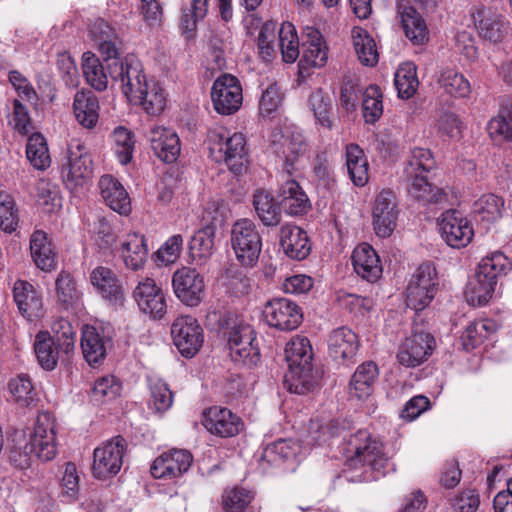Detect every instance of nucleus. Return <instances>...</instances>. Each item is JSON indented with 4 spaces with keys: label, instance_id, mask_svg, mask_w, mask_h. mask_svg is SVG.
Instances as JSON below:
<instances>
[{
    "label": "nucleus",
    "instance_id": "obj_1",
    "mask_svg": "<svg viewBox=\"0 0 512 512\" xmlns=\"http://www.w3.org/2000/svg\"><path fill=\"white\" fill-rule=\"evenodd\" d=\"M343 457L345 471L352 472L357 481L378 480L390 466L383 443L366 430H358L349 436Z\"/></svg>",
    "mask_w": 512,
    "mask_h": 512
},
{
    "label": "nucleus",
    "instance_id": "obj_2",
    "mask_svg": "<svg viewBox=\"0 0 512 512\" xmlns=\"http://www.w3.org/2000/svg\"><path fill=\"white\" fill-rule=\"evenodd\" d=\"M435 160L429 149L415 147L411 150L404 168L409 194L423 203H439L446 197L444 191L429 181Z\"/></svg>",
    "mask_w": 512,
    "mask_h": 512
},
{
    "label": "nucleus",
    "instance_id": "obj_3",
    "mask_svg": "<svg viewBox=\"0 0 512 512\" xmlns=\"http://www.w3.org/2000/svg\"><path fill=\"white\" fill-rule=\"evenodd\" d=\"M511 269V260L500 251L484 257L478 264L475 276L467 285L468 301L478 306L487 304L493 296L497 279L507 275Z\"/></svg>",
    "mask_w": 512,
    "mask_h": 512
},
{
    "label": "nucleus",
    "instance_id": "obj_4",
    "mask_svg": "<svg viewBox=\"0 0 512 512\" xmlns=\"http://www.w3.org/2000/svg\"><path fill=\"white\" fill-rule=\"evenodd\" d=\"M210 156L223 162L230 171L241 174L246 163V139L242 133H231L223 126L214 127L207 135Z\"/></svg>",
    "mask_w": 512,
    "mask_h": 512
},
{
    "label": "nucleus",
    "instance_id": "obj_5",
    "mask_svg": "<svg viewBox=\"0 0 512 512\" xmlns=\"http://www.w3.org/2000/svg\"><path fill=\"white\" fill-rule=\"evenodd\" d=\"M24 452L43 462L51 461L57 454V438L54 416L48 412L38 414L32 430H29L28 441Z\"/></svg>",
    "mask_w": 512,
    "mask_h": 512
},
{
    "label": "nucleus",
    "instance_id": "obj_6",
    "mask_svg": "<svg viewBox=\"0 0 512 512\" xmlns=\"http://www.w3.org/2000/svg\"><path fill=\"white\" fill-rule=\"evenodd\" d=\"M231 245L236 259L245 267H254L262 251V237L251 219L237 220L231 229Z\"/></svg>",
    "mask_w": 512,
    "mask_h": 512
},
{
    "label": "nucleus",
    "instance_id": "obj_7",
    "mask_svg": "<svg viewBox=\"0 0 512 512\" xmlns=\"http://www.w3.org/2000/svg\"><path fill=\"white\" fill-rule=\"evenodd\" d=\"M438 274L432 263L421 264L411 275L406 287L405 302L408 308L422 311L434 299L438 290Z\"/></svg>",
    "mask_w": 512,
    "mask_h": 512
},
{
    "label": "nucleus",
    "instance_id": "obj_8",
    "mask_svg": "<svg viewBox=\"0 0 512 512\" xmlns=\"http://www.w3.org/2000/svg\"><path fill=\"white\" fill-rule=\"evenodd\" d=\"M93 177L91 155L80 143H71L61 165V178L67 189L76 191L83 188Z\"/></svg>",
    "mask_w": 512,
    "mask_h": 512
},
{
    "label": "nucleus",
    "instance_id": "obj_9",
    "mask_svg": "<svg viewBox=\"0 0 512 512\" xmlns=\"http://www.w3.org/2000/svg\"><path fill=\"white\" fill-rule=\"evenodd\" d=\"M262 317L269 327L288 332L299 327L303 321V312L296 302L285 297H275L264 304Z\"/></svg>",
    "mask_w": 512,
    "mask_h": 512
},
{
    "label": "nucleus",
    "instance_id": "obj_10",
    "mask_svg": "<svg viewBox=\"0 0 512 512\" xmlns=\"http://www.w3.org/2000/svg\"><path fill=\"white\" fill-rule=\"evenodd\" d=\"M255 339L256 334L250 324L243 321L236 322L228 333L231 359L235 363L256 366L260 361V350L254 344Z\"/></svg>",
    "mask_w": 512,
    "mask_h": 512
},
{
    "label": "nucleus",
    "instance_id": "obj_11",
    "mask_svg": "<svg viewBox=\"0 0 512 512\" xmlns=\"http://www.w3.org/2000/svg\"><path fill=\"white\" fill-rule=\"evenodd\" d=\"M127 442L122 436H115L96 447L93 452L92 473L98 479L116 475L122 465Z\"/></svg>",
    "mask_w": 512,
    "mask_h": 512
},
{
    "label": "nucleus",
    "instance_id": "obj_12",
    "mask_svg": "<svg viewBox=\"0 0 512 512\" xmlns=\"http://www.w3.org/2000/svg\"><path fill=\"white\" fill-rule=\"evenodd\" d=\"M109 75L113 81L120 82L121 90L130 102L142 94V88L149 82L141 62L133 56L124 61L114 60L109 64Z\"/></svg>",
    "mask_w": 512,
    "mask_h": 512
},
{
    "label": "nucleus",
    "instance_id": "obj_13",
    "mask_svg": "<svg viewBox=\"0 0 512 512\" xmlns=\"http://www.w3.org/2000/svg\"><path fill=\"white\" fill-rule=\"evenodd\" d=\"M171 336L178 351L186 358L195 356L204 342L203 329L190 315L179 316L173 321Z\"/></svg>",
    "mask_w": 512,
    "mask_h": 512
},
{
    "label": "nucleus",
    "instance_id": "obj_14",
    "mask_svg": "<svg viewBox=\"0 0 512 512\" xmlns=\"http://www.w3.org/2000/svg\"><path fill=\"white\" fill-rule=\"evenodd\" d=\"M328 60V48L320 31L307 26L303 31L302 56L298 63L299 76L308 77L313 69L323 67Z\"/></svg>",
    "mask_w": 512,
    "mask_h": 512
},
{
    "label": "nucleus",
    "instance_id": "obj_15",
    "mask_svg": "<svg viewBox=\"0 0 512 512\" xmlns=\"http://www.w3.org/2000/svg\"><path fill=\"white\" fill-rule=\"evenodd\" d=\"M211 98L214 109L222 115L237 112L243 100L239 80L231 74L219 76L213 83Z\"/></svg>",
    "mask_w": 512,
    "mask_h": 512
},
{
    "label": "nucleus",
    "instance_id": "obj_16",
    "mask_svg": "<svg viewBox=\"0 0 512 512\" xmlns=\"http://www.w3.org/2000/svg\"><path fill=\"white\" fill-rule=\"evenodd\" d=\"M438 225L442 239L452 248L466 247L474 236L471 222L457 210L444 212Z\"/></svg>",
    "mask_w": 512,
    "mask_h": 512
},
{
    "label": "nucleus",
    "instance_id": "obj_17",
    "mask_svg": "<svg viewBox=\"0 0 512 512\" xmlns=\"http://www.w3.org/2000/svg\"><path fill=\"white\" fill-rule=\"evenodd\" d=\"M470 16L481 38L491 43L501 42L507 33L508 25L503 16L494 9L478 3L471 7Z\"/></svg>",
    "mask_w": 512,
    "mask_h": 512
},
{
    "label": "nucleus",
    "instance_id": "obj_18",
    "mask_svg": "<svg viewBox=\"0 0 512 512\" xmlns=\"http://www.w3.org/2000/svg\"><path fill=\"white\" fill-rule=\"evenodd\" d=\"M435 345V338L430 333H413L400 345L397 360L402 366L417 367L432 355Z\"/></svg>",
    "mask_w": 512,
    "mask_h": 512
},
{
    "label": "nucleus",
    "instance_id": "obj_19",
    "mask_svg": "<svg viewBox=\"0 0 512 512\" xmlns=\"http://www.w3.org/2000/svg\"><path fill=\"white\" fill-rule=\"evenodd\" d=\"M133 297L139 310L152 319H162L167 312L164 292L152 278L146 277L139 281Z\"/></svg>",
    "mask_w": 512,
    "mask_h": 512
},
{
    "label": "nucleus",
    "instance_id": "obj_20",
    "mask_svg": "<svg viewBox=\"0 0 512 512\" xmlns=\"http://www.w3.org/2000/svg\"><path fill=\"white\" fill-rule=\"evenodd\" d=\"M398 209L395 193L382 190L375 198L372 209V223L377 236L389 237L396 228Z\"/></svg>",
    "mask_w": 512,
    "mask_h": 512
},
{
    "label": "nucleus",
    "instance_id": "obj_21",
    "mask_svg": "<svg viewBox=\"0 0 512 512\" xmlns=\"http://www.w3.org/2000/svg\"><path fill=\"white\" fill-rule=\"evenodd\" d=\"M172 286L176 297L185 305L194 307L201 302L205 285L202 275L196 269L182 267L176 270Z\"/></svg>",
    "mask_w": 512,
    "mask_h": 512
},
{
    "label": "nucleus",
    "instance_id": "obj_22",
    "mask_svg": "<svg viewBox=\"0 0 512 512\" xmlns=\"http://www.w3.org/2000/svg\"><path fill=\"white\" fill-rule=\"evenodd\" d=\"M202 424L211 434L228 438L238 435L243 429L242 419L225 407L213 406L202 414Z\"/></svg>",
    "mask_w": 512,
    "mask_h": 512
},
{
    "label": "nucleus",
    "instance_id": "obj_23",
    "mask_svg": "<svg viewBox=\"0 0 512 512\" xmlns=\"http://www.w3.org/2000/svg\"><path fill=\"white\" fill-rule=\"evenodd\" d=\"M193 462L192 454L183 449H171L157 457L150 468L156 479H173L187 472Z\"/></svg>",
    "mask_w": 512,
    "mask_h": 512
},
{
    "label": "nucleus",
    "instance_id": "obj_24",
    "mask_svg": "<svg viewBox=\"0 0 512 512\" xmlns=\"http://www.w3.org/2000/svg\"><path fill=\"white\" fill-rule=\"evenodd\" d=\"M151 148L155 156L164 163H174L181 152L178 134L171 128L154 126L149 133Z\"/></svg>",
    "mask_w": 512,
    "mask_h": 512
},
{
    "label": "nucleus",
    "instance_id": "obj_25",
    "mask_svg": "<svg viewBox=\"0 0 512 512\" xmlns=\"http://www.w3.org/2000/svg\"><path fill=\"white\" fill-rule=\"evenodd\" d=\"M351 261L355 273L370 283L376 282L382 275L380 257L368 243H361L354 248Z\"/></svg>",
    "mask_w": 512,
    "mask_h": 512
},
{
    "label": "nucleus",
    "instance_id": "obj_26",
    "mask_svg": "<svg viewBox=\"0 0 512 512\" xmlns=\"http://www.w3.org/2000/svg\"><path fill=\"white\" fill-rule=\"evenodd\" d=\"M90 282L95 291L112 304H120L124 300V289L116 273L104 266L94 268L90 273Z\"/></svg>",
    "mask_w": 512,
    "mask_h": 512
},
{
    "label": "nucleus",
    "instance_id": "obj_27",
    "mask_svg": "<svg viewBox=\"0 0 512 512\" xmlns=\"http://www.w3.org/2000/svg\"><path fill=\"white\" fill-rule=\"evenodd\" d=\"M13 297L19 312L27 320L33 321L42 315V294L31 283L17 280L13 286Z\"/></svg>",
    "mask_w": 512,
    "mask_h": 512
},
{
    "label": "nucleus",
    "instance_id": "obj_28",
    "mask_svg": "<svg viewBox=\"0 0 512 512\" xmlns=\"http://www.w3.org/2000/svg\"><path fill=\"white\" fill-rule=\"evenodd\" d=\"M101 198L105 204L120 215L131 212V200L121 182L110 174L102 175L98 181Z\"/></svg>",
    "mask_w": 512,
    "mask_h": 512
},
{
    "label": "nucleus",
    "instance_id": "obj_29",
    "mask_svg": "<svg viewBox=\"0 0 512 512\" xmlns=\"http://www.w3.org/2000/svg\"><path fill=\"white\" fill-rule=\"evenodd\" d=\"M359 348L358 337L347 327L333 330L328 339L329 355L335 361L343 363L355 357Z\"/></svg>",
    "mask_w": 512,
    "mask_h": 512
},
{
    "label": "nucleus",
    "instance_id": "obj_30",
    "mask_svg": "<svg viewBox=\"0 0 512 512\" xmlns=\"http://www.w3.org/2000/svg\"><path fill=\"white\" fill-rule=\"evenodd\" d=\"M280 246L291 259L303 260L310 253L307 233L298 226L286 224L280 229Z\"/></svg>",
    "mask_w": 512,
    "mask_h": 512
},
{
    "label": "nucleus",
    "instance_id": "obj_31",
    "mask_svg": "<svg viewBox=\"0 0 512 512\" xmlns=\"http://www.w3.org/2000/svg\"><path fill=\"white\" fill-rule=\"evenodd\" d=\"M73 113L77 122L84 128H94L99 120L100 104L97 96L88 89L76 92L73 100Z\"/></svg>",
    "mask_w": 512,
    "mask_h": 512
},
{
    "label": "nucleus",
    "instance_id": "obj_32",
    "mask_svg": "<svg viewBox=\"0 0 512 512\" xmlns=\"http://www.w3.org/2000/svg\"><path fill=\"white\" fill-rule=\"evenodd\" d=\"M278 197L280 206L291 216L304 215L311 208L308 196L295 180H288L282 184Z\"/></svg>",
    "mask_w": 512,
    "mask_h": 512
},
{
    "label": "nucleus",
    "instance_id": "obj_33",
    "mask_svg": "<svg viewBox=\"0 0 512 512\" xmlns=\"http://www.w3.org/2000/svg\"><path fill=\"white\" fill-rule=\"evenodd\" d=\"M120 254L126 268L138 271L148 259L146 239L139 233H128L121 244Z\"/></svg>",
    "mask_w": 512,
    "mask_h": 512
},
{
    "label": "nucleus",
    "instance_id": "obj_34",
    "mask_svg": "<svg viewBox=\"0 0 512 512\" xmlns=\"http://www.w3.org/2000/svg\"><path fill=\"white\" fill-rule=\"evenodd\" d=\"M379 371L376 363L367 361L360 364L349 383V395L357 400H365L372 395Z\"/></svg>",
    "mask_w": 512,
    "mask_h": 512
},
{
    "label": "nucleus",
    "instance_id": "obj_35",
    "mask_svg": "<svg viewBox=\"0 0 512 512\" xmlns=\"http://www.w3.org/2000/svg\"><path fill=\"white\" fill-rule=\"evenodd\" d=\"M107 339L94 326L85 325L82 329L81 349L84 359L90 366L103 362L107 354Z\"/></svg>",
    "mask_w": 512,
    "mask_h": 512
},
{
    "label": "nucleus",
    "instance_id": "obj_36",
    "mask_svg": "<svg viewBox=\"0 0 512 512\" xmlns=\"http://www.w3.org/2000/svg\"><path fill=\"white\" fill-rule=\"evenodd\" d=\"M30 251L35 265L45 272L56 268V254L44 231H34L30 238Z\"/></svg>",
    "mask_w": 512,
    "mask_h": 512
},
{
    "label": "nucleus",
    "instance_id": "obj_37",
    "mask_svg": "<svg viewBox=\"0 0 512 512\" xmlns=\"http://www.w3.org/2000/svg\"><path fill=\"white\" fill-rule=\"evenodd\" d=\"M346 167L353 184L363 187L369 179V164L363 149L350 143L345 150Z\"/></svg>",
    "mask_w": 512,
    "mask_h": 512
},
{
    "label": "nucleus",
    "instance_id": "obj_38",
    "mask_svg": "<svg viewBox=\"0 0 512 512\" xmlns=\"http://www.w3.org/2000/svg\"><path fill=\"white\" fill-rule=\"evenodd\" d=\"M253 207L265 226H277L281 221V206L273 195L265 189H257L253 194Z\"/></svg>",
    "mask_w": 512,
    "mask_h": 512
},
{
    "label": "nucleus",
    "instance_id": "obj_39",
    "mask_svg": "<svg viewBox=\"0 0 512 512\" xmlns=\"http://www.w3.org/2000/svg\"><path fill=\"white\" fill-rule=\"evenodd\" d=\"M402 27L406 37L414 45H422L428 41V29L420 13L412 6H405L400 11Z\"/></svg>",
    "mask_w": 512,
    "mask_h": 512
},
{
    "label": "nucleus",
    "instance_id": "obj_40",
    "mask_svg": "<svg viewBox=\"0 0 512 512\" xmlns=\"http://www.w3.org/2000/svg\"><path fill=\"white\" fill-rule=\"evenodd\" d=\"M215 227L206 225L195 232L189 242V254L192 260L202 265L213 254Z\"/></svg>",
    "mask_w": 512,
    "mask_h": 512
},
{
    "label": "nucleus",
    "instance_id": "obj_41",
    "mask_svg": "<svg viewBox=\"0 0 512 512\" xmlns=\"http://www.w3.org/2000/svg\"><path fill=\"white\" fill-rule=\"evenodd\" d=\"M255 498L252 490L240 486L228 487L221 494L223 512H253L251 504Z\"/></svg>",
    "mask_w": 512,
    "mask_h": 512
},
{
    "label": "nucleus",
    "instance_id": "obj_42",
    "mask_svg": "<svg viewBox=\"0 0 512 512\" xmlns=\"http://www.w3.org/2000/svg\"><path fill=\"white\" fill-rule=\"evenodd\" d=\"M131 103L141 105L147 114L158 115L165 109L166 95L159 83L151 79L142 88V94Z\"/></svg>",
    "mask_w": 512,
    "mask_h": 512
},
{
    "label": "nucleus",
    "instance_id": "obj_43",
    "mask_svg": "<svg viewBox=\"0 0 512 512\" xmlns=\"http://www.w3.org/2000/svg\"><path fill=\"white\" fill-rule=\"evenodd\" d=\"M284 384L291 393L304 395L315 388L317 382L312 364L304 367L289 368L284 377Z\"/></svg>",
    "mask_w": 512,
    "mask_h": 512
},
{
    "label": "nucleus",
    "instance_id": "obj_44",
    "mask_svg": "<svg viewBox=\"0 0 512 512\" xmlns=\"http://www.w3.org/2000/svg\"><path fill=\"white\" fill-rule=\"evenodd\" d=\"M352 41L359 61L365 66H375L379 60L375 40L361 27L352 29Z\"/></svg>",
    "mask_w": 512,
    "mask_h": 512
},
{
    "label": "nucleus",
    "instance_id": "obj_45",
    "mask_svg": "<svg viewBox=\"0 0 512 512\" xmlns=\"http://www.w3.org/2000/svg\"><path fill=\"white\" fill-rule=\"evenodd\" d=\"M285 358L289 368L311 365L313 353L309 339L304 336H294L286 344Z\"/></svg>",
    "mask_w": 512,
    "mask_h": 512
},
{
    "label": "nucleus",
    "instance_id": "obj_46",
    "mask_svg": "<svg viewBox=\"0 0 512 512\" xmlns=\"http://www.w3.org/2000/svg\"><path fill=\"white\" fill-rule=\"evenodd\" d=\"M82 70L87 83L97 91H104L108 87L109 73L99 58L92 52H85L82 55Z\"/></svg>",
    "mask_w": 512,
    "mask_h": 512
},
{
    "label": "nucleus",
    "instance_id": "obj_47",
    "mask_svg": "<svg viewBox=\"0 0 512 512\" xmlns=\"http://www.w3.org/2000/svg\"><path fill=\"white\" fill-rule=\"evenodd\" d=\"M209 0H190L181 9L180 28L189 39L197 28V23L208 13Z\"/></svg>",
    "mask_w": 512,
    "mask_h": 512
},
{
    "label": "nucleus",
    "instance_id": "obj_48",
    "mask_svg": "<svg viewBox=\"0 0 512 512\" xmlns=\"http://www.w3.org/2000/svg\"><path fill=\"white\" fill-rule=\"evenodd\" d=\"M26 156L31 165L37 170H46L51 164L48 145L44 136L33 133L29 136L26 145Z\"/></svg>",
    "mask_w": 512,
    "mask_h": 512
},
{
    "label": "nucleus",
    "instance_id": "obj_49",
    "mask_svg": "<svg viewBox=\"0 0 512 512\" xmlns=\"http://www.w3.org/2000/svg\"><path fill=\"white\" fill-rule=\"evenodd\" d=\"M438 83L445 93L456 98H465L471 93V86L466 77L452 68L442 70Z\"/></svg>",
    "mask_w": 512,
    "mask_h": 512
},
{
    "label": "nucleus",
    "instance_id": "obj_50",
    "mask_svg": "<svg viewBox=\"0 0 512 512\" xmlns=\"http://www.w3.org/2000/svg\"><path fill=\"white\" fill-rule=\"evenodd\" d=\"M487 133L494 143H512V108L501 110L487 123Z\"/></svg>",
    "mask_w": 512,
    "mask_h": 512
},
{
    "label": "nucleus",
    "instance_id": "obj_51",
    "mask_svg": "<svg viewBox=\"0 0 512 512\" xmlns=\"http://www.w3.org/2000/svg\"><path fill=\"white\" fill-rule=\"evenodd\" d=\"M34 351L38 363L45 370H53L58 362V351L47 331H39L35 336Z\"/></svg>",
    "mask_w": 512,
    "mask_h": 512
},
{
    "label": "nucleus",
    "instance_id": "obj_52",
    "mask_svg": "<svg viewBox=\"0 0 512 512\" xmlns=\"http://www.w3.org/2000/svg\"><path fill=\"white\" fill-rule=\"evenodd\" d=\"M309 106L317 122L327 129H332L334 125L333 107L329 95L323 89L319 88L312 92Z\"/></svg>",
    "mask_w": 512,
    "mask_h": 512
},
{
    "label": "nucleus",
    "instance_id": "obj_53",
    "mask_svg": "<svg viewBox=\"0 0 512 512\" xmlns=\"http://www.w3.org/2000/svg\"><path fill=\"white\" fill-rule=\"evenodd\" d=\"M504 200L495 194H484L474 202L473 212L484 222H495L502 217Z\"/></svg>",
    "mask_w": 512,
    "mask_h": 512
},
{
    "label": "nucleus",
    "instance_id": "obj_54",
    "mask_svg": "<svg viewBox=\"0 0 512 512\" xmlns=\"http://www.w3.org/2000/svg\"><path fill=\"white\" fill-rule=\"evenodd\" d=\"M394 84L400 98H411L419 85L416 66L410 62L400 65L394 75Z\"/></svg>",
    "mask_w": 512,
    "mask_h": 512
},
{
    "label": "nucleus",
    "instance_id": "obj_55",
    "mask_svg": "<svg viewBox=\"0 0 512 512\" xmlns=\"http://www.w3.org/2000/svg\"><path fill=\"white\" fill-rule=\"evenodd\" d=\"M282 60L285 63H294L300 56L299 39L294 25L284 22L279 30L278 43Z\"/></svg>",
    "mask_w": 512,
    "mask_h": 512
},
{
    "label": "nucleus",
    "instance_id": "obj_56",
    "mask_svg": "<svg viewBox=\"0 0 512 512\" xmlns=\"http://www.w3.org/2000/svg\"><path fill=\"white\" fill-rule=\"evenodd\" d=\"M8 124L20 135H28L32 129L29 110L22 100L14 98L6 106Z\"/></svg>",
    "mask_w": 512,
    "mask_h": 512
},
{
    "label": "nucleus",
    "instance_id": "obj_57",
    "mask_svg": "<svg viewBox=\"0 0 512 512\" xmlns=\"http://www.w3.org/2000/svg\"><path fill=\"white\" fill-rule=\"evenodd\" d=\"M55 290L58 302L66 309L80 301L81 292L71 274L65 271L58 274L55 281Z\"/></svg>",
    "mask_w": 512,
    "mask_h": 512
},
{
    "label": "nucleus",
    "instance_id": "obj_58",
    "mask_svg": "<svg viewBox=\"0 0 512 512\" xmlns=\"http://www.w3.org/2000/svg\"><path fill=\"white\" fill-rule=\"evenodd\" d=\"M92 33L94 34L100 53L105 57L108 69L109 64H112L114 60L121 61L118 57V48L113 40V29L109 25L101 21L97 27L92 30Z\"/></svg>",
    "mask_w": 512,
    "mask_h": 512
},
{
    "label": "nucleus",
    "instance_id": "obj_59",
    "mask_svg": "<svg viewBox=\"0 0 512 512\" xmlns=\"http://www.w3.org/2000/svg\"><path fill=\"white\" fill-rule=\"evenodd\" d=\"M9 391L14 400L23 407H30L37 401V393L34 390L30 378L26 374L13 377L8 384Z\"/></svg>",
    "mask_w": 512,
    "mask_h": 512
},
{
    "label": "nucleus",
    "instance_id": "obj_60",
    "mask_svg": "<svg viewBox=\"0 0 512 512\" xmlns=\"http://www.w3.org/2000/svg\"><path fill=\"white\" fill-rule=\"evenodd\" d=\"M339 427L334 420L315 418L310 420L307 443L322 445L338 434Z\"/></svg>",
    "mask_w": 512,
    "mask_h": 512
},
{
    "label": "nucleus",
    "instance_id": "obj_61",
    "mask_svg": "<svg viewBox=\"0 0 512 512\" xmlns=\"http://www.w3.org/2000/svg\"><path fill=\"white\" fill-rule=\"evenodd\" d=\"M112 138L114 141V150L119 162L123 165L128 164L135 148L134 134L123 126L114 129Z\"/></svg>",
    "mask_w": 512,
    "mask_h": 512
},
{
    "label": "nucleus",
    "instance_id": "obj_62",
    "mask_svg": "<svg viewBox=\"0 0 512 512\" xmlns=\"http://www.w3.org/2000/svg\"><path fill=\"white\" fill-rule=\"evenodd\" d=\"M363 117L366 123L374 124L383 114L382 93L376 85H370L364 92Z\"/></svg>",
    "mask_w": 512,
    "mask_h": 512
},
{
    "label": "nucleus",
    "instance_id": "obj_63",
    "mask_svg": "<svg viewBox=\"0 0 512 512\" xmlns=\"http://www.w3.org/2000/svg\"><path fill=\"white\" fill-rule=\"evenodd\" d=\"M150 405L156 412L167 411L173 403V393L161 379L149 378Z\"/></svg>",
    "mask_w": 512,
    "mask_h": 512
},
{
    "label": "nucleus",
    "instance_id": "obj_64",
    "mask_svg": "<svg viewBox=\"0 0 512 512\" xmlns=\"http://www.w3.org/2000/svg\"><path fill=\"white\" fill-rule=\"evenodd\" d=\"M38 203L46 213H54L62 207V197L58 187L49 181L40 180L37 184Z\"/></svg>",
    "mask_w": 512,
    "mask_h": 512
}]
</instances>
